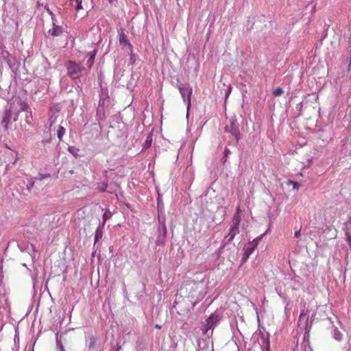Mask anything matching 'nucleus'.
<instances>
[{"instance_id": "obj_33", "label": "nucleus", "mask_w": 351, "mask_h": 351, "mask_svg": "<svg viewBox=\"0 0 351 351\" xmlns=\"http://www.w3.org/2000/svg\"><path fill=\"white\" fill-rule=\"evenodd\" d=\"M26 121H27V123L28 124H29V123H30V121L28 120V118H27V120H26Z\"/></svg>"}, {"instance_id": "obj_15", "label": "nucleus", "mask_w": 351, "mask_h": 351, "mask_svg": "<svg viewBox=\"0 0 351 351\" xmlns=\"http://www.w3.org/2000/svg\"><path fill=\"white\" fill-rule=\"evenodd\" d=\"M119 42H120V43L130 45V43L128 40V38H127V36L123 32L120 34Z\"/></svg>"}, {"instance_id": "obj_21", "label": "nucleus", "mask_w": 351, "mask_h": 351, "mask_svg": "<svg viewBox=\"0 0 351 351\" xmlns=\"http://www.w3.org/2000/svg\"><path fill=\"white\" fill-rule=\"evenodd\" d=\"M347 241L348 242L350 247H351V234L349 232L346 233Z\"/></svg>"}, {"instance_id": "obj_30", "label": "nucleus", "mask_w": 351, "mask_h": 351, "mask_svg": "<svg viewBox=\"0 0 351 351\" xmlns=\"http://www.w3.org/2000/svg\"><path fill=\"white\" fill-rule=\"evenodd\" d=\"M155 328H157V329H160L161 328V326L159 325V324H156L155 325Z\"/></svg>"}, {"instance_id": "obj_9", "label": "nucleus", "mask_w": 351, "mask_h": 351, "mask_svg": "<svg viewBox=\"0 0 351 351\" xmlns=\"http://www.w3.org/2000/svg\"><path fill=\"white\" fill-rule=\"evenodd\" d=\"M241 220V219L240 215H238V213H234L233 218H232V226H235L239 227Z\"/></svg>"}, {"instance_id": "obj_13", "label": "nucleus", "mask_w": 351, "mask_h": 351, "mask_svg": "<svg viewBox=\"0 0 351 351\" xmlns=\"http://www.w3.org/2000/svg\"><path fill=\"white\" fill-rule=\"evenodd\" d=\"M108 184L106 182H101L98 184L97 187L96 188V190L98 191L100 193L104 192L106 189H107Z\"/></svg>"}, {"instance_id": "obj_28", "label": "nucleus", "mask_w": 351, "mask_h": 351, "mask_svg": "<svg viewBox=\"0 0 351 351\" xmlns=\"http://www.w3.org/2000/svg\"><path fill=\"white\" fill-rule=\"evenodd\" d=\"M25 108V110H26V111H27V112H29V114H31V110H30V109L29 108V107H28V106H26Z\"/></svg>"}, {"instance_id": "obj_1", "label": "nucleus", "mask_w": 351, "mask_h": 351, "mask_svg": "<svg viewBox=\"0 0 351 351\" xmlns=\"http://www.w3.org/2000/svg\"><path fill=\"white\" fill-rule=\"evenodd\" d=\"M203 285L195 280H186L180 287V294L196 303L204 298Z\"/></svg>"}, {"instance_id": "obj_25", "label": "nucleus", "mask_w": 351, "mask_h": 351, "mask_svg": "<svg viewBox=\"0 0 351 351\" xmlns=\"http://www.w3.org/2000/svg\"><path fill=\"white\" fill-rule=\"evenodd\" d=\"M38 5H40V1H38ZM41 5H42V6H43V4H41ZM44 8H45V9H46V10H47V11L49 14H52V12L50 11V10H49V7H48V5H47V4L45 5H44Z\"/></svg>"}, {"instance_id": "obj_11", "label": "nucleus", "mask_w": 351, "mask_h": 351, "mask_svg": "<svg viewBox=\"0 0 351 351\" xmlns=\"http://www.w3.org/2000/svg\"><path fill=\"white\" fill-rule=\"evenodd\" d=\"M68 151L73 154L75 157H77L79 156V152L80 149L74 147V146H69L68 147Z\"/></svg>"}, {"instance_id": "obj_8", "label": "nucleus", "mask_w": 351, "mask_h": 351, "mask_svg": "<svg viewBox=\"0 0 351 351\" xmlns=\"http://www.w3.org/2000/svg\"><path fill=\"white\" fill-rule=\"evenodd\" d=\"M12 113L10 110L5 111L4 116L2 119V124L5 130L8 129V125L11 121Z\"/></svg>"}, {"instance_id": "obj_6", "label": "nucleus", "mask_w": 351, "mask_h": 351, "mask_svg": "<svg viewBox=\"0 0 351 351\" xmlns=\"http://www.w3.org/2000/svg\"><path fill=\"white\" fill-rule=\"evenodd\" d=\"M239 233V227L235 226H230L228 234L226 237H228V242H231L235 236Z\"/></svg>"}, {"instance_id": "obj_23", "label": "nucleus", "mask_w": 351, "mask_h": 351, "mask_svg": "<svg viewBox=\"0 0 351 351\" xmlns=\"http://www.w3.org/2000/svg\"><path fill=\"white\" fill-rule=\"evenodd\" d=\"M14 154H15V156H14V161L12 162V165H15L16 163V162L18 161V160H19L18 152H14Z\"/></svg>"}, {"instance_id": "obj_17", "label": "nucleus", "mask_w": 351, "mask_h": 351, "mask_svg": "<svg viewBox=\"0 0 351 351\" xmlns=\"http://www.w3.org/2000/svg\"><path fill=\"white\" fill-rule=\"evenodd\" d=\"M334 337L337 341H341L342 339V334L337 330V328L335 329Z\"/></svg>"}, {"instance_id": "obj_19", "label": "nucleus", "mask_w": 351, "mask_h": 351, "mask_svg": "<svg viewBox=\"0 0 351 351\" xmlns=\"http://www.w3.org/2000/svg\"><path fill=\"white\" fill-rule=\"evenodd\" d=\"M289 184L293 186V189L298 190L300 188V184L297 182L290 180Z\"/></svg>"}, {"instance_id": "obj_31", "label": "nucleus", "mask_w": 351, "mask_h": 351, "mask_svg": "<svg viewBox=\"0 0 351 351\" xmlns=\"http://www.w3.org/2000/svg\"><path fill=\"white\" fill-rule=\"evenodd\" d=\"M244 256H245V259H247L249 257V256H247V254H245V253L244 254Z\"/></svg>"}, {"instance_id": "obj_29", "label": "nucleus", "mask_w": 351, "mask_h": 351, "mask_svg": "<svg viewBox=\"0 0 351 351\" xmlns=\"http://www.w3.org/2000/svg\"><path fill=\"white\" fill-rule=\"evenodd\" d=\"M240 213H241V209H240V208H239V207H238V208H237V211H236V213H238V215H240Z\"/></svg>"}, {"instance_id": "obj_7", "label": "nucleus", "mask_w": 351, "mask_h": 351, "mask_svg": "<svg viewBox=\"0 0 351 351\" xmlns=\"http://www.w3.org/2000/svg\"><path fill=\"white\" fill-rule=\"evenodd\" d=\"M63 32L62 27L59 25H56V24H53L52 29L48 31V34L53 36H59Z\"/></svg>"}, {"instance_id": "obj_27", "label": "nucleus", "mask_w": 351, "mask_h": 351, "mask_svg": "<svg viewBox=\"0 0 351 351\" xmlns=\"http://www.w3.org/2000/svg\"><path fill=\"white\" fill-rule=\"evenodd\" d=\"M231 88H232L231 86H229L228 92L226 93V97H228V95L230 94V93L231 92Z\"/></svg>"}, {"instance_id": "obj_10", "label": "nucleus", "mask_w": 351, "mask_h": 351, "mask_svg": "<svg viewBox=\"0 0 351 351\" xmlns=\"http://www.w3.org/2000/svg\"><path fill=\"white\" fill-rule=\"evenodd\" d=\"M308 315L304 312H302L299 317V322L304 321L305 326L308 324Z\"/></svg>"}, {"instance_id": "obj_5", "label": "nucleus", "mask_w": 351, "mask_h": 351, "mask_svg": "<svg viewBox=\"0 0 351 351\" xmlns=\"http://www.w3.org/2000/svg\"><path fill=\"white\" fill-rule=\"evenodd\" d=\"M219 321V315L216 313H212L206 320L204 324V332L206 333L208 330L215 326Z\"/></svg>"}, {"instance_id": "obj_12", "label": "nucleus", "mask_w": 351, "mask_h": 351, "mask_svg": "<svg viewBox=\"0 0 351 351\" xmlns=\"http://www.w3.org/2000/svg\"><path fill=\"white\" fill-rule=\"evenodd\" d=\"M65 133V129L63 126L60 125L57 132V136L59 139V141H62V136H64Z\"/></svg>"}, {"instance_id": "obj_3", "label": "nucleus", "mask_w": 351, "mask_h": 351, "mask_svg": "<svg viewBox=\"0 0 351 351\" xmlns=\"http://www.w3.org/2000/svg\"><path fill=\"white\" fill-rule=\"evenodd\" d=\"M178 88L183 101L186 104L187 110H189L191 106L192 87L189 84H182L178 85Z\"/></svg>"}, {"instance_id": "obj_35", "label": "nucleus", "mask_w": 351, "mask_h": 351, "mask_svg": "<svg viewBox=\"0 0 351 351\" xmlns=\"http://www.w3.org/2000/svg\"><path fill=\"white\" fill-rule=\"evenodd\" d=\"M34 184V182H33L32 183V184H31V187H33Z\"/></svg>"}, {"instance_id": "obj_16", "label": "nucleus", "mask_w": 351, "mask_h": 351, "mask_svg": "<svg viewBox=\"0 0 351 351\" xmlns=\"http://www.w3.org/2000/svg\"><path fill=\"white\" fill-rule=\"evenodd\" d=\"M112 217V214L109 210H106L103 215V225L105 224L106 221Z\"/></svg>"}, {"instance_id": "obj_4", "label": "nucleus", "mask_w": 351, "mask_h": 351, "mask_svg": "<svg viewBox=\"0 0 351 351\" xmlns=\"http://www.w3.org/2000/svg\"><path fill=\"white\" fill-rule=\"evenodd\" d=\"M225 131L230 133L238 141L240 138V132L239 129V124L235 119L230 120V125H227L225 128Z\"/></svg>"}, {"instance_id": "obj_26", "label": "nucleus", "mask_w": 351, "mask_h": 351, "mask_svg": "<svg viewBox=\"0 0 351 351\" xmlns=\"http://www.w3.org/2000/svg\"><path fill=\"white\" fill-rule=\"evenodd\" d=\"M300 236V230H299L295 232V237L298 238Z\"/></svg>"}, {"instance_id": "obj_2", "label": "nucleus", "mask_w": 351, "mask_h": 351, "mask_svg": "<svg viewBox=\"0 0 351 351\" xmlns=\"http://www.w3.org/2000/svg\"><path fill=\"white\" fill-rule=\"evenodd\" d=\"M67 71V75L72 79L80 78L82 72L85 68L81 64L73 61H68L65 65Z\"/></svg>"}, {"instance_id": "obj_34", "label": "nucleus", "mask_w": 351, "mask_h": 351, "mask_svg": "<svg viewBox=\"0 0 351 351\" xmlns=\"http://www.w3.org/2000/svg\"><path fill=\"white\" fill-rule=\"evenodd\" d=\"M350 66H351V56H350Z\"/></svg>"}, {"instance_id": "obj_18", "label": "nucleus", "mask_w": 351, "mask_h": 351, "mask_svg": "<svg viewBox=\"0 0 351 351\" xmlns=\"http://www.w3.org/2000/svg\"><path fill=\"white\" fill-rule=\"evenodd\" d=\"M282 93V89L280 87H278L273 92V94L274 96H280Z\"/></svg>"}, {"instance_id": "obj_36", "label": "nucleus", "mask_w": 351, "mask_h": 351, "mask_svg": "<svg viewBox=\"0 0 351 351\" xmlns=\"http://www.w3.org/2000/svg\"><path fill=\"white\" fill-rule=\"evenodd\" d=\"M48 176H49V174H47L45 176V177H48Z\"/></svg>"}, {"instance_id": "obj_20", "label": "nucleus", "mask_w": 351, "mask_h": 351, "mask_svg": "<svg viewBox=\"0 0 351 351\" xmlns=\"http://www.w3.org/2000/svg\"><path fill=\"white\" fill-rule=\"evenodd\" d=\"M76 3L75 9L77 11L82 9V1L81 0H73Z\"/></svg>"}, {"instance_id": "obj_32", "label": "nucleus", "mask_w": 351, "mask_h": 351, "mask_svg": "<svg viewBox=\"0 0 351 351\" xmlns=\"http://www.w3.org/2000/svg\"><path fill=\"white\" fill-rule=\"evenodd\" d=\"M244 256H245V259H247L249 257V256H247V254H245V253L244 254Z\"/></svg>"}, {"instance_id": "obj_22", "label": "nucleus", "mask_w": 351, "mask_h": 351, "mask_svg": "<svg viewBox=\"0 0 351 351\" xmlns=\"http://www.w3.org/2000/svg\"><path fill=\"white\" fill-rule=\"evenodd\" d=\"M152 137H147V138L145 143V146L149 147L152 143Z\"/></svg>"}, {"instance_id": "obj_14", "label": "nucleus", "mask_w": 351, "mask_h": 351, "mask_svg": "<svg viewBox=\"0 0 351 351\" xmlns=\"http://www.w3.org/2000/svg\"><path fill=\"white\" fill-rule=\"evenodd\" d=\"M95 54H96V50H93L92 53L90 56L89 59L87 61V64L90 68L93 66V64L94 63Z\"/></svg>"}, {"instance_id": "obj_24", "label": "nucleus", "mask_w": 351, "mask_h": 351, "mask_svg": "<svg viewBox=\"0 0 351 351\" xmlns=\"http://www.w3.org/2000/svg\"><path fill=\"white\" fill-rule=\"evenodd\" d=\"M254 247L247 248L245 250V254H247V256H250L254 251Z\"/></svg>"}]
</instances>
